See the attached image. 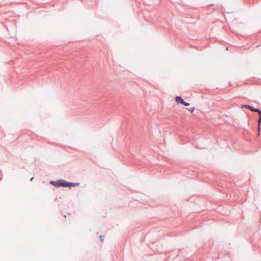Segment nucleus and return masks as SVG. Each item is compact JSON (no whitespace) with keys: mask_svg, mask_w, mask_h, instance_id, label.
Instances as JSON below:
<instances>
[{"mask_svg":"<svg viewBox=\"0 0 261 261\" xmlns=\"http://www.w3.org/2000/svg\"><path fill=\"white\" fill-rule=\"evenodd\" d=\"M59 187H76L79 185L77 183H72V182H68L64 180H59Z\"/></svg>","mask_w":261,"mask_h":261,"instance_id":"obj_1","label":"nucleus"},{"mask_svg":"<svg viewBox=\"0 0 261 261\" xmlns=\"http://www.w3.org/2000/svg\"><path fill=\"white\" fill-rule=\"evenodd\" d=\"M175 101L177 103L183 104L184 100L180 96H176L175 97Z\"/></svg>","mask_w":261,"mask_h":261,"instance_id":"obj_2","label":"nucleus"},{"mask_svg":"<svg viewBox=\"0 0 261 261\" xmlns=\"http://www.w3.org/2000/svg\"><path fill=\"white\" fill-rule=\"evenodd\" d=\"M50 184L56 187H59V180L58 181H51Z\"/></svg>","mask_w":261,"mask_h":261,"instance_id":"obj_3","label":"nucleus"},{"mask_svg":"<svg viewBox=\"0 0 261 261\" xmlns=\"http://www.w3.org/2000/svg\"><path fill=\"white\" fill-rule=\"evenodd\" d=\"M249 110H251L252 112H256L258 113H259V112H260V111H259L258 109L253 108H252L251 107H250V109H249Z\"/></svg>","mask_w":261,"mask_h":261,"instance_id":"obj_4","label":"nucleus"},{"mask_svg":"<svg viewBox=\"0 0 261 261\" xmlns=\"http://www.w3.org/2000/svg\"><path fill=\"white\" fill-rule=\"evenodd\" d=\"M241 108H246V109H250V106H248V105H242L241 106Z\"/></svg>","mask_w":261,"mask_h":261,"instance_id":"obj_5","label":"nucleus"},{"mask_svg":"<svg viewBox=\"0 0 261 261\" xmlns=\"http://www.w3.org/2000/svg\"><path fill=\"white\" fill-rule=\"evenodd\" d=\"M258 114H259V119H258V122L259 125H260V124L261 123V111L259 112Z\"/></svg>","mask_w":261,"mask_h":261,"instance_id":"obj_6","label":"nucleus"},{"mask_svg":"<svg viewBox=\"0 0 261 261\" xmlns=\"http://www.w3.org/2000/svg\"><path fill=\"white\" fill-rule=\"evenodd\" d=\"M190 112L193 113L195 111V108L192 107L188 109Z\"/></svg>","mask_w":261,"mask_h":261,"instance_id":"obj_7","label":"nucleus"},{"mask_svg":"<svg viewBox=\"0 0 261 261\" xmlns=\"http://www.w3.org/2000/svg\"><path fill=\"white\" fill-rule=\"evenodd\" d=\"M182 105H184L185 106H189L190 105V103L184 101Z\"/></svg>","mask_w":261,"mask_h":261,"instance_id":"obj_8","label":"nucleus"},{"mask_svg":"<svg viewBox=\"0 0 261 261\" xmlns=\"http://www.w3.org/2000/svg\"><path fill=\"white\" fill-rule=\"evenodd\" d=\"M100 240L103 242V239L102 238V236H100Z\"/></svg>","mask_w":261,"mask_h":261,"instance_id":"obj_9","label":"nucleus"},{"mask_svg":"<svg viewBox=\"0 0 261 261\" xmlns=\"http://www.w3.org/2000/svg\"><path fill=\"white\" fill-rule=\"evenodd\" d=\"M259 126H260V125H258V130H259V129H260V127H259Z\"/></svg>","mask_w":261,"mask_h":261,"instance_id":"obj_10","label":"nucleus"}]
</instances>
